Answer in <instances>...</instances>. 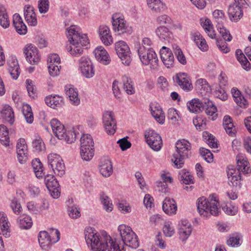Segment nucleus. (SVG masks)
Returning a JSON list of instances; mask_svg holds the SVG:
<instances>
[{
    "label": "nucleus",
    "mask_w": 251,
    "mask_h": 251,
    "mask_svg": "<svg viewBox=\"0 0 251 251\" xmlns=\"http://www.w3.org/2000/svg\"><path fill=\"white\" fill-rule=\"evenodd\" d=\"M31 165L33 170L37 177L41 178L45 176L43 165L38 158L33 159Z\"/></svg>",
    "instance_id": "obj_42"
},
{
    "label": "nucleus",
    "mask_w": 251,
    "mask_h": 251,
    "mask_svg": "<svg viewBox=\"0 0 251 251\" xmlns=\"http://www.w3.org/2000/svg\"><path fill=\"white\" fill-rule=\"evenodd\" d=\"M66 95L69 98L71 103L74 105H78L80 103V99L78 97V93L76 89L71 86H66Z\"/></svg>",
    "instance_id": "obj_38"
},
{
    "label": "nucleus",
    "mask_w": 251,
    "mask_h": 251,
    "mask_svg": "<svg viewBox=\"0 0 251 251\" xmlns=\"http://www.w3.org/2000/svg\"><path fill=\"white\" fill-rule=\"evenodd\" d=\"M193 124L197 129H203L206 126V120L205 118L197 117L193 121Z\"/></svg>",
    "instance_id": "obj_58"
},
{
    "label": "nucleus",
    "mask_w": 251,
    "mask_h": 251,
    "mask_svg": "<svg viewBox=\"0 0 251 251\" xmlns=\"http://www.w3.org/2000/svg\"><path fill=\"white\" fill-rule=\"evenodd\" d=\"M147 3L149 8L156 12L165 9V5L161 0H147Z\"/></svg>",
    "instance_id": "obj_43"
},
{
    "label": "nucleus",
    "mask_w": 251,
    "mask_h": 251,
    "mask_svg": "<svg viewBox=\"0 0 251 251\" xmlns=\"http://www.w3.org/2000/svg\"><path fill=\"white\" fill-rule=\"evenodd\" d=\"M25 18L28 24L31 26L37 25V21L36 15L34 12L33 6L30 5H26L24 8Z\"/></svg>",
    "instance_id": "obj_29"
},
{
    "label": "nucleus",
    "mask_w": 251,
    "mask_h": 251,
    "mask_svg": "<svg viewBox=\"0 0 251 251\" xmlns=\"http://www.w3.org/2000/svg\"><path fill=\"white\" fill-rule=\"evenodd\" d=\"M195 87L197 91L202 95L206 96L211 91V87L205 79L199 78L195 82Z\"/></svg>",
    "instance_id": "obj_28"
},
{
    "label": "nucleus",
    "mask_w": 251,
    "mask_h": 251,
    "mask_svg": "<svg viewBox=\"0 0 251 251\" xmlns=\"http://www.w3.org/2000/svg\"><path fill=\"white\" fill-rule=\"evenodd\" d=\"M205 113L209 116L211 117V120H215L217 117V107L213 102L208 99H204L203 104V110Z\"/></svg>",
    "instance_id": "obj_34"
},
{
    "label": "nucleus",
    "mask_w": 251,
    "mask_h": 251,
    "mask_svg": "<svg viewBox=\"0 0 251 251\" xmlns=\"http://www.w3.org/2000/svg\"><path fill=\"white\" fill-rule=\"evenodd\" d=\"M66 35L70 43L66 49L71 54L77 56L82 54L83 47L89 44L88 39L85 34H81L79 27L72 25L67 29Z\"/></svg>",
    "instance_id": "obj_2"
},
{
    "label": "nucleus",
    "mask_w": 251,
    "mask_h": 251,
    "mask_svg": "<svg viewBox=\"0 0 251 251\" xmlns=\"http://www.w3.org/2000/svg\"><path fill=\"white\" fill-rule=\"evenodd\" d=\"M0 116L11 124L14 122V112L11 107L9 105L4 106L1 108Z\"/></svg>",
    "instance_id": "obj_45"
},
{
    "label": "nucleus",
    "mask_w": 251,
    "mask_h": 251,
    "mask_svg": "<svg viewBox=\"0 0 251 251\" xmlns=\"http://www.w3.org/2000/svg\"><path fill=\"white\" fill-rule=\"evenodd\" d=\"M213 94L216 98L223 101H225L227 99V95L225 90L222 88L221 86H219L216 88Z\"/></svg>",
    "instance_id": "obj_57"
},
{
    "label": "nucleus",
    "mask_w": 251,
    "mask_h": 251,
    "mask_svg": "<svg viewBox=\"0 0 251 251\" xmlns=\"http://www.w3.org/2000/svg\"><path fill=\"white\" fill-rule=\"evenodd\" d=\"M26 85V89L30 97L34 98L36 96V90L34 88L33 82L29 79H27L25 81Z\"/></svg>",
    "instance_id": "obj_63"
},
{
    "label": "nucleus",
    "mask_w": 251,
    "mask_h": 251,
    "mask_svg": "<svg viewBox=\"0 0 251 251\" xmlns=\"http://www.w3.org/2000/svg\"><path fill=\"white\" fill-rule=\"evenodd\" d=\"M118 230L122 240L117 239L113 240L105 233L100 236L91 228L90 231L87 230L85 234L86 242L93 249H97V251H125L124 245L133 249L139 246L137 236L130 226L121 225L118 226Z\"/></svg>",
    "instance_id": "obj_1"
},
{
    "label": "nucleus",
    "mask_w": 251,
    "mask_h": 251,
    "mask_svg": "<svg viewBox=\"0 0 251 251\" xmlns=\"http://www.w3.org/2000/svg\"><path fill=\"white\" fill-rule=\"evenodd\" d=\"M45 100L48 106L54 109L61 106L63 103V98L58 95L47 96Z\"/></svg>",
    "instance_id": "obj_35"
},
{
    "label": "nucleus",
    "mask_w": 251,
    "mask_h": 251,
    "mask_svg": "<svg viewBox=\"0 0 251 251\" xmlns=\"http://www.w3.org/2000/svg\"><path fill=\"white\" fill-rule=\"evenodd\" d=\"M204 100H200L198 99H193L188 101L187 106L189 110L192 113H199L203 110Z\"/></svg>",
    "instance_id": "obj_31"
},
{
    "label": "nucleus",
    "mask_w": 251,
    "mask_h": 251,
    "mask_svg": "<svg viewBox=\"0 0 251 251\" xmlns=\"http://www.w3.org/2000/svg\"><path fill=\"white\" fill-rule=\"evenodd\" d=\"M10 25L8 16L3 6H0V25L4 28L8 27Z\"/></svg>",
    "instance_id": "obj_51"
},
{
    "label": "nucleus",
    "mask_w": 251,
    "mask_h": 251,
    "mask_svg": "<svg viewBox=\"0 0 251 251\" xmlns=\"http://www.w3.org/2000/svg\"><path fill=\"white\" fill-rule=\"evenodd\" d=\"M192 232V226L187 220H182L178 225V234L179 238L183 241H185Z\"/></svg>",
    "instance_id": "obj_21"
},
{
    "label": "nucleus",
    "mask_w": 251,
    "mask_h": 251,
    "mask_svg": "<svg viewBox=\"0 0 251 251\" xmlns=\"http://www.w3.org/2000/svg\"><path fill=\"white\" fill-rule=\"evenodd\" d=\"M0 141L5 146L9 145L8 131L6 127L3 125H0Z\"/></svg>",
    "instance_id": "obj_50"
},
{
    "label": "nucleus",
    "mask_w": 251,
    "mask_h": 251,
    "mask_svg": "<svg viewBox=\"0 0 251 251\" xmlns=\"http://www.w3.org/2000/svg\"><path fill=\"white\" fill-rule=\"evenodd\" d=\"M162 209L168 215L174 214L177 210L176 204L174 199L166 198L163 201Z\"/></svg>",
    "instance_id": "obj_32"
},
{
    "label": "nucleus",
    "mask_w": 251,
    "mask_h": 251,
    "mask_svg": "<svg viewBox=\"0 0 251 251\" xmlns=\"http://www.w3.org/2000/svg\"><path fill=\"white\" fill-rule=\"evenodd\" d=\"M223 126L226 132L230 136H234L236 133V128L233 125L232 119L228 115H226L223 119Z\"/></svg>",
    "instance_id": "obj_37"
},
{
    "label": "nucleus",
    "mask_w": 251,
    "mask_h": 251,
    "mask_svg": "<svg viewBox=\"0 0 251 251\" xmlns=\"http://www.w3.org/2000/svg\"><path fill=\"white\" fill-rule=\"evenodd\" d=\"M8 71L12 77L17 79L20 74L18 61L15 56H11L8 60Z\"/></svg>",
    "instance_id": "obj_27"
},
{
    "label": "nucleus",
    "mask_w": 251,
    "mask_h": 251,
    "mask_svg": "<svg viewBox=\"0 0 251 251\" xmlns=\"http://www.w3.org/2000/svg\"><path fill=\"white\" fill-rule=\"evenodd\" d=\"M197 206L199 214L206 218L209 217L210 215L218 216L221 211L217 197L214 195L210 200L204 197L199 198L197 200Z\"/></svg>",
    "instance_id": "obj_4"
},
{
    "label": "nucleus",
    "mask_w": 251,
    "mask_h": 251,
    "mask_svg": "<svg viewBox=\"0 0 251 251\" xmlns=\"http://www.w3.org/2000/svg\"><path fill=\"white\" fill-rule=\"evenodd\" d=\"M80 148H82L84 151L86 148H94V142L90 134H83L81 136L80 140Z\"/></svg>",
    "instance_id": "obj_48"
},
{
    "label": "nucleus",
    "mask_w": 251,
    "mask_h": 251,
    "mask_svg": "<svg viewBox=\"0 0 251 251\" xmlns=\"http://www.w3.org/2000/svg\"><path fill=\"white\" fill-rule=\"evenodd\" d=\"M191 35L192 40L195 43L200 50L202 51H206L208 50V45L205 39L199 31H193L191 32Z\"/></svg>",
    "instance_id": "obj_24"
},
{
    "label": "nucleus",
    "mask_w": 251,
    "mask_h": 251,
    "mask_svg": "<svg viewBox=\"0 0 251 251\" xmlns=\"http://www.w3.org/2000/svg\"><path fill=\"white\" fill-rule=\"evenodd\" d=\"M242 236L239 233H234L229 236L228 239L226 241V244L228 246L232 247H238L242 243Z\"/></svg>",
    "instance_id": "obj_41"
},
{
    "label": "nucleus",
    "mask_w": 251,
    "mask_h": 251,
    "mask_svg": "<svg viewBox=\"0 0 251 251\" xmlns=\"http://www.w3.org/2000/svg\"><path fill=\"white\" fill-rule=\"evenodd\" d=\"M222 209L225 213L229 215H235L238 211L237 207L231 204H226L222 207Z\"/></svg>",
    "instance_id": "obj_62"
},
{
    "label": "nucleus",
    "mask_w": 251,
    "mask_h": 251,
    "mask_svg": "<svg viewBox=\"0 0 251 251\" xmlns=\"http://www.w3.org/2000/svg\"><path fill=\"white\" fill-rule=\"evenodd\" d=\"M78 69L83 76L87 78L92 77L95 75L94 66L90 59L82 56L78 60Z\"/></svg>",
    "instance_id": "obj_15"
},
{
    "label": "nucleus",
    "mask_w": 251,
    "mask_h": 251,
    "mask_svg": "<svg viewBox=\"0 0 251 251\" xmlns=\"http://www.w3.org/2000/svg\"><path fill=\"white\" fill-rule=\"evenodd\" d=\"M100 199L103 208L107 212H110L113 209V204L111 200L104 192L100 193Z\"/></svg>",
    "instance_id": "obj_44"
},
{
    "label": "nucleus",
    "mask_w": 251,
    "mask_h": 251,
    "mask_svg": "<svg viewBox=\"0 0 251 251\" xmlns=\"http://www.w3.org/2000/svg\"><path fill=\"white\" fill-rule=\"evenodd\" d=\"M23 114L27 123L31 124L33 122V114L30 105L26 104L23 106Z\"/></svg>",
    "instance_id": "obj_53"
},
{
    "label": "nucleus",
    "mask_w": 251,
    "mask_h": 251,
    "mask_svg": "<svg viewBox=\"0 0 251 251\" xmlns=\"http://www.w3.org/2000/svg\"><path fill=\"white\" fill-rule=\"evenodd\" d=\"M96 59L100 62L107 65L109 64L110 59L107 51L102 46L98 47L94 51Z\"/></svg>",
    "instance_id": "obj_26"
},
{
    "label": "nucleus",
    "mask_w": 251,
    "mask_h": 251,
    "mask_svg": "<svg viewBox=\"0 0 251 251\" xmlns=\"http://www.w3.org/2000/svg\"><path fill=\"white\" fill-rule=\"evenodd\" d=\"M67 211L69 216L73 219H77L81 215L80 209L77 205L74 203L73 199H69L66 201Z\"/></svg>",
    "instance_id": "obj_33"
},
{
    "label": "nucleus",
    "mask_w": 251,
    "mask_h": 251,
    "mask_svg": "<svg viewBox=\"0 0 251 251\" xmlns=\"http://www.w3.org/2000/svg\"><path fill=\"white\" fill-rule=\"evenodd\" d=\"M179 175L180 176L181 181L183 183L186 184L194 183V177L193 176L189 174V172L185 170H182L179 172Z\"/></svg>",
    "instance_id": "obj_54"
},
{
    "label": "nucleus",
    "mask_w": 251,
    "mask_h": 251,
    "mask_svg": "<svg viewBox=\"0 0 251 251\" xmlns=\"http://www.w3.org/2000/svg\"><path fill=\"white\" fill-rule=\"evenodd\" d=\"M163 231L167 237H171L175 233V229L172 222L170 221L165 222L163 227Z\"/></svg>",
    "instance_id": "obj_55"
},
{
    "label": "nucleus",
    "mask_w": 251,
    "mask_h": 251,
    "mask_svg": "<svg viewBox=\"0 0 251 251\" xmlns=\"http://www.w3.org/2000/svg\"><path fill=\"white\" fill-rule=\"evenodd\" d=\"M45 183L48 190H52L55 188H59V183L52 175H47L45 176Z\"/></svg>",
    "instance_id": "obj_49"
},
{
    "label": "nucleus",
    "mask_w": 251,
    "mask_h": 251,
    "mask_svg": "<svg viewBox=\"0 0 251 251\" xmlns=\"http://www.w3.org/2000/svg\"><path fill=\"white\" fill-rule=\"evenodd\" d=\"M176 152L172 158L174 167L181 168L184 164V160L188 158L191 154V143L185 139L179 140L176 144Z\"/></svg>",
    "instance_id": "obj_5"
},
{
    "label": "nucleus",
    "mask_w": 251,
    "mask_h": 251,
    "mask_svg": "<svg viewBox=\"0 0 251 251\" xmlns=\"http://www.w3.org/2000/svg\"><path fill=\"white\" fill-rule=\"evenodd\" d=\"M235 54L238 61L240 63L242 68L247 71H250L251 69V63L248 60L242 50L239 49L237 50Z\"/></svg>",
    "instance_id": "obj_40"
},
{
    "label": "nucleus",
    "mask_w": 251,
    "mask_h": 251,
    "mask_svg": "<svg viewBox=\"0 0 251 251\" xmlns=\"http://www.w3.org/2000/svg\"><path fill=\"white\" fill-rule=\"evenodd\" d=\"M115 49L122 63L126 65H128L131 58V52L127 44L123 41H118L115 43Z\"/></svg>",
    "instance_id": "obj_14"
},
{
    "label": "nucleus",
    "mask_w": 251,
    "mask_h": 251,
    "mask_svg": "<svg viewBox=\"0 0 251 251\" xmlns=\"http://www.w3.org/2000/svg\"><path fill=\"white\" fill-rule=\"evenodd\" d=\"M16 148L18 160L21 164H24L27 160L28 155L27 146L25 139H19Z\"/></svg>",
    "instance_id": "obj_19"
},
{
    "label": "nucleus",
    "mask_w": 251,
    "mask_h": 251,
    "mask_svg": "<svg viewBox=\"0 0 251 251\" xmlns=\"http://www.w3.org/2000/svg\"><path fill=\"white\" fill-rule=\"evenodd\" d=\"M251 172L250 164L247 160L242 156L237 158V169L233 166L227 170L230 185L240 188L241 187V174H248Z\"/></svg>",
    "instance_id": "obj_3"
},
{
    "label": "nucleus",
    "mask_w": 251,
    "mask_h": 251,
    "mask_svg": "<svg viewBox=\"0 0 251 251\" xmlns=\"http://www.w3.org/2000/svg\"><path fill=\"white\" fill-rule=\"evenodd\" d=\"M174 51L177 60L183 65L186 64L187 63L186 58L180 48L176 46L175 48L174 47Z\"/></svg>",
    "instance_id": "obj_56"
},
{
    "label": "nucleus",
    "mask_w": 251,
    "mask_h": 251,
    "mask_svg": "<svg viewBox=\"0 0 251 251\" xmlns=\"http://www.w3.org/2000/svg\"><path fill=\"white\" fill-rule=\"evenodd\" d=\"M49 0H39L38 1V8L41 13H47L49 10Z\"/></svg>",
    "instance_id": "obj_61"
},
{
    "label": "nucleus",
    "mask_w": 251,
    "mask_h": 251,
    "mask_svg": "<svg viewBox=\"0 0 251 251\" xmlns=\"http://www.w3.org/2000/svg\"><path fill=\"white\" fill-rule=\"evenodd\" d=\"M50 124L54 134L59 139L64 140L69 144L75 141L77 134L75 130L67 131L64 125L56 119H52Z\"/></svg>",
    "instance_id": "obj_6"
},
{
    "label": "nucleus",
    "mask_w": 251,
    "mask_h": 251,
    "mask_svg": "<svg viewBox=\"0 0 251 251\" xmlns=\"http://www.w3.org/2000/svg\"><path fill=\"white\" fill-rule=\"evenodd\" d=\"M102 122L105 131L108 134H113L116 129V122L112 111H105L102 115Z\"/></svg>",
    "instance_id": "obj_16"
},
{
    "label": "nucleus",
    "mask_w": 251,
    "mask_h": 251,
    "mask_svg": "<svg viewBox=\"0 0 251 251\" xmlns=\"http://www.w3.org/2000/svg\"><path fill=\"white\" fill-rule=\"evenodd\" d=\"M60 66L57 64H48V70L50 75L53 77L58 75L60 73Z\"/></svg>",
    "instance_id": "obj_64"
},
{
    "label": "nucleus",
    "mask_w": 251,
    "mask_h": 251,
    "mask_svg": "<svg viewBox=\"0 0 251 251\" xmlns=\"http://www.w3.org/2000/svg\"><path fill=\"white\" fill-rule=\"evenodd\" d=\"M112 24L113 30L119 34L125 33L130 34L132 32V27L129 26L121 13H116L113 14Z\"/></svg>",
    "instance_id": "obj_10"
},
{
    "label": "nucleus",
    "mask_w": 251,
    "mask_h": 251,
    "mask_svg": "<svg viewBox=\"0 0 251 251\" xmlns=\"http://www.w3.org/2000/svg\"><path fill=\"white\" fill-rule=\"evenodd\" d=\"M203 136L206 137V142L209 147L213 148L217 147V142L215 137L212 135L209 134L207 132H205Z\"/></svg>",
    "instance_id": "obj_60"
},
{
    "label": "nucleus",
    "mask_w": 251,
    "mask_h": 251,
    "mask_svg": "<svg viewBox=\"0 0 251 251\" xmlns=\"http://www.w3.org/2000/svg\"><path fill=\"white\" fill-rule=\"evenodd\" d=\"M60 239V232L58 230L52 229L51 235L46 231H41L38 235L39 243L41 247L47 250L52 244L58 242Z\"/></svg>",
    "instance_id": "obj_11"
},
{
    "label": "nucleus",
    "mask_w": 251,
    "mask_h": 251,
    "mask_svg": "<svg viewBox=\"0 0 251 251\" xmlns=\"http://www.w3.org/2000/svg\"><path fill=\"white\" fill-rule=\"evenodd\" d=\"M18 221L19 226L21 228L28 229L31 227L32 225L31 218L26 214L21 215Z\"/></svg>",
    "instance_id": "obj_47"
},
{
    "label": "nucleus",
    "mask_w": 251,
    "mask_h": 251,
    "mask_svg": "<svg viewBox=\"0 0 251 251\" xmlns=\"http://www.w3.org/2000/svg\"><path fill=\"white\" fill-rule=\"evenodd\" d=\"M99 31L100 40L105 46H109L113 43V38L110 34V29L107 26L100 25Z\"/></svg>",
    "instance_id": "obj_25"
},
{
    "label": "nucleus",
    "mask_w": 251,
    "mask_h": 251,
    "mask_svg": "<svg viewBox=\"0 0 251 251\" xmlns=\"http://www.w3.org/2000/svg\"><path fill=\"white\" fill-rule=\"evenodd\" d=\"M24 52L27 61L30 64L35 65L39 62L40 55L37 48L34 45H27L24 48Z\"/></svg>",
    "instance_id": "obj_17"
},
{
    "label": "nucleus",
    "mask_w": 251,
    "mask_h": 251,
    "mask_svg": "<svg viewBox=\"0 0 251 251\" xmlns=\"http://www.w3.org/2000/svg\"><path fill=\"white\" fill-rule=\"evenodd\" d=\"M231 93L234 101L238 106L243 107L247 104V101L237 88H232Z\"/></svg>",
    "instance_id": "obj_39"
},
{
    "label": "nucleus",
    "mask_w": 251,
    "mask_h": 251,
    "mask_svg": "<svg viewBox=\"0 0 251 251\" xmlns=\"http://www.w3.org/2000/svg\"><path fill=\"white\" fill-rule=\"evenodd\" d=\"M10 207L13 212L17 215L20 214L22 211V208L21 204L16 198H14L12 200L10 203Z\"/></svg>",
    "instance_id": "obj_59"
},
{
    "label": "nucleus",
    "mask_w": 251,
    "mask_h": 251,
    "mask_svg": "<svg viewBox=\"0 0 251 251\" xmlns=\"http://www.w3.org/2000/svg\"><path fill=\"white\" fill-rule=\"evenodd\" d=\"M100 172L104 177L110 176L113 172L112 163L107 157L101 158L100 163Z\"/></svg>",
    "instance_id": "obj_23"
},
{
    "label": "nucleus",
    "mask_w": 251,
    "mask_h": 251,
    "mask_svg": "<svg viewBox=\"0 0 251 251\" xmlns=\"http://www.w3.org/2000/svg\"><path fill=\"white\" fill-rule=\"evenodd\" d=\"M248 0H234L228 8L229 19L234 22H238L243 16V11L249 6Z\"/></svg>",
    "instance_id": "obj_8"
},
{
    "label": "nucleus",
    "mask_w": 251,
    "mask_h": 251,
    "mask_svg": "<svg viewBox=\"0 0 251 251\" xmlns=\"http://www.w3.org/2000/svg\"><path fill=\"white\" fill-rule=\"evenodd\" d=\"M161 59L168 68L173 67L175 58L172 50L168 48L163 47L160 50Z\"/></svg>",
    "instance_id": "obj_20"
},
{
    "label": "nucleus",
    "mask_w": 251,
    "mask_h": 251,
    "mask_svg": "<svg viewBox=\"0 0 251 251\" xmlns=\"http://www.w3.org/2000/svg\"><path fill=\"white\" fill-rule=\"evenodd\" d=\"M151 112L156 121L163 124L165 121V115L160 104L156 102L150 104Z\"/></svg>",
    "instance_id": "obj_22"
},
{
    "label": "nucleus",
    "mask_w": 251,
    "mask_h": 251,
    "mask_svg": "<svg viewBox=\"0 0 251 251\" xmlns=\"http://www.w3.org/2000/svg\"><path fill=\"white\" fill-rule=\"evenodd\" d=\"M122 81L123 83V88L126 94L129 95L134 94L135 89L131 78L127 75H124L122 77Z\"/></svg>",
    "instance_id": "obj_36"
},
{
    "label": "nucleus",
    "mask_w": 251,
    "mask_h": 251,
    "mask_svg": "<svg viewBox=\"0 0 251 251\" xmlns=\"http://www.w3.org/2000/svg\"><path fill=\"white\" fill-rule=\"evenodd\" d=\"M83 149L80 148V154L82 159L87 161L92 159L94 155V148H86L84 151H82Z\"/></svg>",
    "instance_id": "obj_52"
},
{
    "label": "nucleus",
    "mask_w": 251,
    "mask_h": 251,
    "mask_svg": "<svg viewBox=\"0 0 251 251\" xmlns=\"http://www.w3.org/2000/svg\"><path fill=\"white\" fill-rule=\"evenodd\" d=\"M137 51L141 61L144 65H148L149 64H156L158 61L157 55L152 49L146 48L141 44H137L136 46Z\"/></svg>",
    "instance_id": "obj_9"
},
{
    "label": "nucleus",
    "mask_w": 251,
    "mask_h": 251,
    "mask_svg": "<svg viewBox=\"0 0 251 251\" xmlns=\"http://www.w3.org/2000/svg\"><path fill=\"white\" fill-rule=\"evenodd\" d=\"M174 81L183 90L188 92L193 89L190 79L185 73H179L173 77Z\"/></svg>",
    "instance_id": "obj_18"
},
{
    "label": "nucleus",
    "mask_w": 251,
    "mask_h": 251,
    "mask_svg": "<svg viewBox=\"0 0 251 251\" xmlns=\"http://www.w3.org/2000/svg\"><path fill=\"white\" fill-rule=\"evenodd\" d=\"M215 22L216 23V27L219 33L221 35L223 39L226 41L229 42L232 37L229 31L224 26L226 22V18L225 13L223 11L220 10H215L213 12Z\"/></svg>",
    "instance_id": "obj_7"
},
{
    "label": "nucleus",
    "mask_w": 251,
    "mask_h": 251,
    "mask_svg": "<svg viewBox=\"0 0 251 251\" xmlns=\"http://www.w3.org/2000/svg\"><path fill=\"white\" fill-rule=\"evenodd\" d=\"M49 167L52 170L54 174L59 176L65 174V167L61 157L56 153H50L48 156Z\"/></svg>",
    "instance_id": "obj_12"
},
{
    "label": "nucleus",
    "mask_w": 251,
    "mask_h": 251,
    "mask_svg": "<svg viewBox=\"0 0 251 251\" xmlns=\"http://www.w3.org/2000/svg\"><path fill=\"white\" fill-rule=\"evenodd\" d=\"M155 33L159 39L164 42H170L173 38L172 33L165 26L158 27L156 29Z\"/></svg>",
    "instance_id": "obj_30"
},
{
    "label": "nucleus",
    "mask_w": 251,
    "mask_h": 251,
    "mask_svg": "<svg viewBox=\"0 0 251 251\" xmlns=\"http://www.w3.org/2000/svg\"><path fill=\"white\" fill-rule=\"evenodd\" d=\"M32 148L33 151L36 152L44 151L46 149L42 138L37 134H35L32 141Z\"/></svg>",
    "instance_id": "obj_46"
},
{
    "label": "nucleus",
    "mask_w": 251,
    "mask_h": 251,
    "mask_svg": "<svg viewBox=\"0 0 251 251\" xmlns=\"http://www.w3.org/2000/svg\"><path fill=\"white\" fill-rule=\"evenodd\" d=\"M146 141L149 146L153 151H160L162 146V140L161 136L154 130H147L145 133Z\"/></svg>",
    "instance_id": "obj_13"
}]
</instances>
